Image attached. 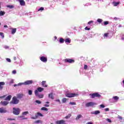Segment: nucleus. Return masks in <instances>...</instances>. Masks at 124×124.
Segmentation results:
<instances>
[{
  "label": "nucleus",
  "instance_id": "1",
  "mask_svg": "<svg viewBox=\"0 0 124 124\" xmlns=\"http://www.w3.org/2000/svg\"><path fill=\"white\" fill-rule=\"evenodd\" d=\"M13 113L14 115H16V116H18V115H20L21 109H20L19 108H13Z\"/></svg>",
  "mask_w": 124,
  "mask_h": 124
},
{
  "label": "nucleus",
  "instance_id": "2",
  "mask_svg": "<svg viewBox=\"0 0 124 124\" xmlns=\"http://www.w3.org/2000/svg\"><path fill=\"white\" fill-rule=\"evenodd\" d=\"M10 104H13V105H15L16 104H18L19 103V100L17 99L16 96H14L13 97L12 101L10 102Z\"/></svg>",
  "mask_w": 124,
  "mask_h": 124
},
{
  "label": "nucleus",
  "instance_id": "3",
  "mask_svg": "<svg viewBox=\"0 0 124 124\" xmlns=\"http://www.w3.org/2000/svg\"><path fill=\"white\" fill-rule=\"evenodd\" d=\"M89 95L91 97V98H94V97H101V95H100L98 93H90Z\"/></svg>",
  "mask_w": 124,
  "mask_h": 124
},
{
  "label": "nucleus",
  "instance_id": "4",
  "mask_svg": "<svg viewBox=\"0 0 124 124\" xmlns=\"http://www.w3.org/2000/svg\"><path fill=\"white\" fill-rule=\"evenodd\" d=\"M65 95L66 97L71 98V97H74L75 96H77V95H78V94L76 93H66Z\"/></svg>",
  "mask_w": 124,
  "mask_h": 124
},
{
  "label": "nucleus",
  "instance_id": "5",
  "mask_svg": "<svg viewBox=\"0 0 124 124\" xmlns=\"http://www.w3.org/2000/svg\"><path fill=\"white\" fill-rule=\"evenodd\" d=\"M34 93L35 96H38L39 98H43L44 96V95H43V94H39V93H38L37 90H35Z\"/></svg>",
  "mask_w": 124,
  "mask_h": 124
},
{
  "label": "nucleus",
  "instance_id": "6",
  "mask_svg": "<svg viewBox=\"0 0 124 124\" xmlns=\"http://www.w3.org/2000/svg\"><path fill=\"white\" fill-rule=\"evenodd\" d=\"M32 83H33V81L31 80H27L24 82H22V85H25V86H27L28 85H31Z\"/></svg>",
  "mask_w": 124,
  "mask_h": 124
},
{
  "label": "nucleus",
  "instance_id": "7",
  "mask_svg": "<svg viewBox=\"0 0 124 124\" xmlns=\"http://www.w3.org/2000/svg\"><path fill=\"white\" fill-rule=\"evenodd\" d=\"M96 104L95 103H93V102H90L86 103L85 104V106L86 107H91L92 106H93L94 105H95Z\"/></svg>",
  "mask_w": 124,
  "mask_h": 124
},
{
  "label": "nucleus",
  "instance_id": "8",
  "mask_svg": "<svg viewBox=\"0 0 124 124\" xmlns=\"http://www.w3.org/2000/svg\"><path fill=\"white\" fill-rule=\"evenodd\" d=\"M65 62H68L69 63H74L75 62V61L73 59H66L64 60Z\"/></svg>",
  "mask_w": 124,
  "mask_h": 124
},
{
  "label": "nucleus",
  "instance_id": "9",
  "mask_svg": "<svg viewBox=\"0 0 124 124\" xmlns=\"http://www.w3.org/2000/svg\"><path fill=\"white\" fill-rule=\"evenodd\" d=\"M0 113L1 114L7 113V110H6V109L2 107L0 108Z\"/></svg>",
  "mask_w": 124,
  "mask_h": 124
},
{
  "label": "nucleus",
  "instance_id": "10",
  "mask_svg": "<svg viewBox=\"0 0 124 124\" xmlns=\"http://www.w3.org/2000/svg\"><path fill=\"white\" fill-rule=\"evenodd\" d=\"M40 60H41V62H47L46 57H45L44 56L41 57Z\"/></svg>",
  "mask_w": 124,
  "mask_h": 124
},
{
  "label": "nucleus",
  "instance_id": "11",
  "mask_svg": "<svg viewBox=\"0 0 124 124\" xmlns=\"http://www.w3.org/2000/svg\"><path fill=\"white\" fill-rule=\"evenodd\" d=\"M18 1H19L21 6H25L26 5V2L24 0H18Z\"/></svg>",
  "mask_w": 124,
  "mask_h": 124
},
{
  "label": "nucleus",
  "instance_id": "12",
  "mask_svg": "<svg viewBox=\"0 0 124 124\" xmlns=\"http://www.w3.org/2000/svg\"><path fill=\"white\" fill-rule=\"evenodd\" d=\"M64 123H65V121L63 120H58L57 121H56L57 124H64Z\"/></svg>",
  "mask_w": 124,
  "mask_h": 124
},
{
  "label": "nucleus",
  "instance_id": "13",
  "mask_svg": "<svg viewBox=\"0 0 124 124\" xmlns=\"http://www.w3.org/2000/svg\"><path fill=\"white\" fill-rule=\"evenodd\" d=\"M9 103V102L7 101H1L0 104H2L3 106H6L7 104Z\"/></svg>",
  "mask_w": 124,
  "mask_h": 124
},
{
  "label": "nucleus",
  "instance_id": "14",
  "mask_svg": "<svg viewBox=\"0 0 124 124\" xmlns=\"http://www.w3.org/2000/svg\"><path fill=\"white\" fill-rule=\"evenodd\" d=\"M5 85V83L4 82H0V90L1 91L2 89H3V87L2 86H4Z\"/></svg>",
  "mask_w": 124,
  "mask_h": 124
},
{
  "label": "nucleus",
  "instance_id": "15",
  "mask_svg": "<svg viewBox=\"0 0 124 124\" xmlns=\"http://www.w3.org/2000/svg\"><path fill=\"white\" fill-rule=\"evenodd\" d=\"M11 97H12V96L11 95H9L5 98V100L10 101L11 100Z\"/></svg>",
  "mask_w": 124,
  "mask_h": 124
},
{
  "label": "nucleus",
  "instance_id": "16",
  "mask_svg": "<svg viewBox=\"0 0 124 124\" xmlns=\"http://www.w3.org/2000/svg\"><path fill=\"white\" fill-rule=\"evenodd\" d=\"M36 91H37L38 93V92L39 93H41V92H43V91H44V88L42 87H38L37 90H36Z\"/></svg>",
  "mask_w": 124,
  "mask_h": 124
},
{
  "label": "nucleus",
  "instance_id": "17",
  "mask_svg": "<svg viewBox=\"0 0 124 124\" xmlns=\"http://www.w3.org/2000/svg\"><path fill=\"white\" fill-rule=\"evenodd\" d=\"M16 96H17V98L21 99V98H22L23 96H24V94L19 93L16 95Z\"/></svg>",
  "mask_w": 124,
  "mask_h": 124
},
{
  "label": "nucleus",
  "instance_id": "18",
  "mask_svg": "<svg viewBox=\"0 0 124 124\" xmlns=\"http://www.w3.org/2000/svg\"><path fill=\"white\" fill-rule=\"evenodd\" d=\"M39 116H38V112L37 113H36L35 114V117H31V119H32V120H36V119H37V118H38Z\"/></svg>",
  "mask_w": 124,
  "mask_h": 124
},
{
  "label": "nucleus",
  "instance_id": "19",
  "mask_svg": "<svg viewBox=\"0 0 124 124\" xmlns=\"http://www.w3.org/2000/svg\"><path fill=\"white\" fill-rule=\"evenodd\" d=\"M112 4L114 6H118L120 4V2H112Z\"/></svg>",
  "mask_w": 124,
  "mask_h": 124
},
{
  "label": "nucleus",
  "instance_id": "20",
  "mask_svg": "<svg viewBox=\"0 0 124 124\" xmlns=\"http://www.w3.org/2000/svg\"><path fill=\"white\" fill-rule=\"evenodd\" d=\"M48 97H49V98H51V99H54V95H53L52 93H51L48 94Z\"/></svg>",
  "mask_w": 124,
  "mask_h": 124
},
{
  "label": "nucleus",
  "instance_id": "21",
  "mask_svg": "<svg viewBox=\"0 0 124 124\" xmlns=\"http://www.w3.org/2000/svg\"><path fill=\"white\" fill-rule=\"evenodd\" d=\"M65 43H70L71 42V40L70 38H67L65 40Z\"/></svg>",
  "mask_w": 124,
  "mask_h": 124
},
{
  "label": "nucleus",
  "instance_id": "22",
  "mask_svg": "<svg viewBox=\"0 0 124 124\" xmlns=\"http://www.w3.org/2000/svg\"><path fill=\"white\" fill-rule=\"evenodd\" d=\"M17 29L16 28H13L12 30V34H14L16 32Z\"/></svg>",
  "mask_w": 124,
  "mask_h": 124
},
{
  "label": "nucleus",
  "instance_id": "23",
  "mask_svg": "<svg viewBox=\"0 0 124 124\" xmlns=\"http://www.w3.org/2000/svg\"><path fill=\"white\" fill-rule=\"evenodd\" d=\"M82 117H83V116H82L80 114H78V116L76 117V121H78V120H79V119H80V118H82Z\"/></svg>",
  "mask_w": 124,
  "mask_h": 124
},
{
  "label": "nucleus",
  "instance_id": "24",
  "mask_svg": "<svg viewBox=\"0 0 124 124\" xmlns=\"http://www.w3.org/2000/svg\"><path fill=\"white\" fill-rule=\"evenodd\" d=\"M46 83V81H43L42 82V85L43 87H45L46 88H47V85H45V83Z\"/></svg>",
  "mask_w": 124,
  "mask_h": 124
},
{
  "label": "nucleus",
  "instance_id": "25",
  "mask_svg": "<svg viewBox=\"0 0 124 124\" xmlns=\"http://www.w3.org/2000/svg\"><path fill=\"white\" fill-rule=\"evenodd\" d=\"M29 114V111H24L22 113V116H27Z\"/></svg>",
  "mask_w": 124,
  "mask_h": 124
},
{
  "label": "nucleus",
  "instance_id": "26",
  "mask_svg": "<svg viewBox=\"0 0 124 124\" xmlns=\"http://www.w3.org/2000/svg\"><path fill=\"white\" fill-rule=\"evenodd\" d=\"M4 14H5V12L2 11H0V16H3Z\"/></svg>",
  "mask_w": 124,
  "mask_h": 124
},
{
  "label": "nucleus",
  "instance_id": "27",
  "mask_svg": "<svg viewBox=\"0 0 124 124\" xmlns=\"http://www.w3.org/2000/svg\"><path fill=\"white\" fill-rule=\"evenodd\" d=\"M112 98L113 99H114V100L118 101V100H119V98H120L119 97H118L117 96H113Z\"/></svg>",
  "mask_w": 124,
  "mask_h": 124
},
{
  "label": "nucleus",
  "instance_id": "28",
  "mask_svg": "<svg viewBox=\"0 0 124 124\" xmlns=\"http://www.w3.org/2000/svg\"><path fill=\"white\" fill-rule=\"evenodd\" d=\"M9 81L10 84H13L14 83V80L12 78H10L8 79Z\"/></svg>",
  "mask_w": 124,
  "mask_h": 124
},
{
  "label": "nucleus",
  "instance_id": "29",
  "mask_svg": "<svg viewBox=\"0 0 124 124\" xmlns=\"http://www.w3.org/2000/svg\"><path fill=\"white\" fill-rule=\"evenodd\" d=\"M18 118H20L22 120H28V118H24V115L18 116Z\"/></svg>",
  "mask_w": 124,
  "mask_h": 124
},
{
  "label": "nucleus",
  "instance_id": "30",
  "mask_svg": "<svg viewBox=\"0 0 124 124\" xmlns=\"http://www.w3.org/2000/svg\"><path fill=\"white\" fill-rule=\"evenodd\" d=\"M59 42L60 43H63V42H64V39H63V38H61L59 39Z\"/></svg>",
  "mask_w": 124,
  "mask_h": 124
},
{
  "label": "nucleus",
  "instance_id": "31",
  "mask_svg": "<svg viewBox=\"0 0 124 124\" xmlns=\"http://www.w3.org/2000/svg\"><path fill=\"white\" fill-rule=\"evenodd\" d=\"M41 110H42V111H48V108H46L45 107H43L41 108Z\"/></svg>",
  "mask_w": 124,
  "mask_h": 124
},
{
  "label": "nucleus",
  "instance_id": "32",
  "mask_svg": "<svg viewBox=\"0 0 124 124\" xmlns=\"http://www.w3.org/2000/svg\"><path fill=\"white\" fill-rule=\"evenodd\" d=\"M7 7L8 8H10L11 9H12V8H14V6L12 5H7Z\"/></svg>",
  "mask_w": 124,
  "mask_h": 124
},
{
  "label": "nucleus",
  "instance_id": "33",
  "mask_svg": "<svg viewBox=\"0 0 124 124\" xmlns=\"http://www.w3.org/2000/svg\"><path fill=\"white\" fill-rule=\"evenodd\" d=\"M98 114H100V111H99V110H95L94 111V115H98Z\"/></svg>",
  "mask_w": 124,
  "mask_h": 124
},
{
  "label": "nucleus",
  "instance_id": "34",
  "mask_svg": "<svg viewBox=\"0 0 124 124\" xmlns=\"http://www.w3.org/2000/svg\"><path fill=\"white\" fill-rule=\"evenodd\" d=\"M22 85H23L22 82H20V83H19L17 84H15V85H14V87H17V86H22Z\"/></svg>",
  "mask_w": 124,
  "mask_h": 124
},
{
  "label": "nucleus",
  "instance_id": "35",
  "mask_svg": "<svg viewBox=\"0 0 124 124\" xmlns=\"http://www.w3.org/2000/svg\"><path fill=\"white\" fill-rule=\"evenodd\" d=\"M35 124H42V121L41 120H37L35 122Z\"/></svg>",
  "mask_w": 124,
  "mask_h": 124
},
{
  "label": "nucleus",
  "instance_id": "36",
  "mask_svg": "<svg viewBox=\"0 0 124 124\" xmlns=\"http://www.w3.org/2000/svg\"><path fill=\"white\" fill-rule=\"evenodd\" d=\"M71 117V114H69L67 116L65 117V119H69Z\"/></svg>",
  "mask_w": 124,
  "mask_h": 124
},
{
  "label": "nucleus",
  "instance_id": "37",
  "mask_svg": "<svg viewBox=\"0 0 124 124\" xmlns=\"http://www.w3.org/2000/svg\"><path fill=\"white\" fill-rule=\"evenodd\" d=\"M28 93L29 95H31V94H32V91L30 90H28Z\"/></svg>",
  "mask_w": 124,
  "mask_h": 124
},
{
  "label": "nucleus",
  "instance_id": "38",
  "mask_svg": "<svg viewBox=\"0 0 124 124\" xmlns=\"http://www.w3.org/2000/svg\"><path fill=\"white\" fill-rule=\"evenodd\" d=\"M66 100H67V99L66 98H63L62 99V103H65V102H66Z\"/></svg>",
  "mask_w": 124,
  "mask_h": 124
},
{
  "label": "nucleus",
  "instance_id": "39",
  "mask_svg": "<svg viewBox=\"0 0 124 124\" xmlns=\"http://www.w3.org/2000/svg\"><path fill=\"white\" fill-rule=\"evenodd\" d=\"M0 36H1V38H4V35H3V33L2 32H0Z\"/></svg>",
  "mask_w": 124,
  "mask_h": 124
},
{
  "label": "nucleus",
  "instance_id": "40",
  "mask_svg": "<svg viewBox=\"0 0 124 124\" xmlns=\"http://www.w3.org/2000/svg\"><path fill=\"white\" fill-rule=\"evenodd\" d=\"M36 103H38V104H41V101L38 100H36L35 101Z\"/></svg>",
  "mask_w": 124,
  "mask_h": 124
},
{
  "label": "nucleus",
  "instance_id": "41",
  "mask_svg": "<svg viewBox=\"0 0 124 124\" xmlns=\"http://www.w3.org/2000/svg\"><path fill=\"white\" fill-rule=\"evenodd\" d=\"M108 24H109V21H105V22H104V25L105 26H106V25H108Z\"/></svg>",
  "mask_w": 124,
  "mask_h": 124
},
{
  "label": "nucleus",
  "instance_id": "42",
  "mask_svg": "<svg viewBox=\"0 0 124 124\" xmlns=\"http://www.w3.org/2000/svg\"><path fill=\"white\" fill-rule=\"evenodd\" d=\"M97 22H98V23H101L102 22V19L99 18L97 20Z\"/></svg>",
  "mask_w": 124,
  "mask_h": 124
},
{
  "label": "nucleus",
  "instance_id": "43",
  "mask_svg": "<svg viewBox=\"0 0 124 124\" xmlns=\"http://www.w3.org/2000/svg\"><path fill=\"white\" fill-rule=\"evenodd\" d=\"M69 104L70 105H76V103H75V102H70Z\"/></svg>",
  "mask_w": 124,
  "mask_h": 124
},
{
  "label": "nucleus",
  "instance_id": "44",
  "mask_svg": "<svg viewBox=\"0 0 124 124\" xmlns=\"http://www.w3.org/2000/svg\"><path fill=\"white\" fill-rule=\"evenodd\" d=\"M37 113L39 116H40V117H43V114H42V113L40 112H37Z\"/></svg>",
  "mask_w": 124,
  "mask_h": 124
},
{
  "label": "nucleus",
  "instance_id": "45",
  "mask_svg": "<svg viewBox=\"0 0 124 124\" xmlns=\"http://www.w3.org/2000/svg\"><path fill=\"white\" fill-rule=\"evenodd\" d=\"M118 119H119V120H120L121 121H122V120H123V117L120 115H119L117 117Z\"/></svg>",
  "mask_w": 124,
  "mask_h": 124
},
{
  "label": "nucleus",
  "instance_id": "46",
  "mask_svg": "<svg viewBox=\"0 0 124 124\" xmlns=\"http://www.w3.org/2000/svg\"><path fill=\"white\" fill-rule=\"evenodd\" d=\"M121 36L122 40H124V34H121Z\"/></svg>",
  "mask_w": 124,
  "mask_h": 124
},
{
  "label": "nucleus",
  "instance_id": "47",
  "mask_svg": "<svg viewBox=\"0 0 124 124\" xmlns=\"http://www.w3.org/2000/svg\"><path fill=\"white\" fill-rule=\"evenodd\" d=\"M44 10V8L42 7L39 9L38 10V11H43Z\"/></svg>",
  "mask_w": 124,
  "mask_h": 124
},
{
  "label": "nucleus",
  "instance_id": "48",
  "mask_svg": "<svg viewBox=\"0 0 124 124\" xmlns=\"http://www.w3.org/2000/svg\"><path fill=\"white\" fill-rule=\"evenodd\" d=\"M100 108H105V106L103 104H101V105H100Z\"/></svg>",
  "mask_w": 124,
  "mask_h": 124
},
{
  "label": "nucleus",
  "instance_id": "49",
  "mask_svg": "<svg viewBox=\"0 0 124 124\" xmlns=\"http://www.w3.org/2000/svg\"><path fill=\"white\" fill-rule=\"evenodd\" d=\"M109 110L110 109H109V108H106L104 109V111H105V112H108L109 111Z\"/></svg>",
  "mask_w": 124,
  "mask_h": 124
},
{
  "label": "nucleus",
  "instance_id": "50",
  "mask_svg": "<svg viewBox=\"0 0 124 124\" xmlns=\"http://www.w3.org/2000/svg\"><path fill=\"white\" fill-rule=\"evenodd\" d=\"M6 60L7 62H11V60H10V59L7 58Z\"/></svg>",
  "mask_w": 124,
  "mask_h": 124
},
{
  "label": "nucleus",
  "instance_id": "51",
  "mask_svg": "<svg viewBox=\"0 0 124 124\" xmlns=\"http://www.w3.org/2000/svg\"><path fill=\"white\" fill-rule=\"evenodd\" d=\"M107 121L108 122V123H112V120H111L110 119H107Z\"/></svg>",
  "mask_w": 124,
  "mask_h": 124
},
{
  "label": "nucleus",
  "instance_id": "52",
  "mask_svg": "<svg viewBox=\"0 0 124 124\" xmlns=\"http://www.w3.org/2000/svg\"><path fill=\"white\" fill-rule=\"evenodd\" d=\"M85 30L86 31H90V30H91V28H88V27H86L85 28Z\"/></svg>",
  "mask_w": 124,
  "mask_h": 124
},
{
  "label": "nucleus",
  "instance_id": "53",
  "mask_svg": "<svg viewBox=\"0 0 124 124\" xmlns=\"http://www.w3.org/2000/svg\"><path fill=\"white\" fill-rule=\"evenodd\" d=\"M4 48L5 49H9V46H4Z\"/></svg>",
  "mask_w": 124,
  "mask_h": 124
},
{
  "label": "nucleus",
  "instance_id": "54",
  "mask_svg": "<svg viewBox=\"0 0 124 124\" xmlns=\"http://www.w3.org/2000/svg\"><path fill=\"white\" fill-rule=\"evenodd\" d=\"M13 74H16V70H13L12 72Z\"/></svg>",
  "mask_w": 124,
  "mask_h": 124
},
{
  "label": "nucleus",
  "instance_id": "55",
  "mask_svg": "<svg viewBox=\"0 0 124 124\" xmlns=\"http://www.w3.org/2000/svg\"><path fill=\"white\" fill-rule=\"evenodd\" d=\"M92 23H93V21H90L88 22V25H91Z\"/></svg>",
  "mask_w": 124,
  "mask_h": 124
},
{
  "label": "nucleus",
  "instance_id": "56",
  "mask_svg": "<svg viewBox=\"0 0 124 124\" xmlns=\"http://www.w3.org/2000/svg\"><path fill=\"white\" fill-rule=\"evenodd\" d=\"M104 36H105V37H107V36H108V33H105Z\"/></svg>",
  "mask_w": 124,
  "mask_h": 124
},
{
  "label": "nucleus",
  "instance_id": "57",
  "mask_svg": "<svg viewBox=\"0 0 124 124\" xmlns=\"http://www.w3.org/2000/svg\"><path fill=\"white\" fill-rule=\"evenodd\" d=\"M6 96V95H5L2 96H0V98H4V97H5Z\"/></svg>",
  "mask_w": 124,
  "mask_h": 124
},
{
  "label": "nucleus",
  "instance_id": "58",
  "mask_svg": "<svg viewBox=\"0 0 124 124\" xmlns=\"http://www.w3.org/2000/svg\"><path fill=\"white\" fill-rule=\"evenodd\" d=\"M88 68V65H84V69H87Z\"/></svg>",
  "mask_w": 124,
  "mask_h": 124
},
{
  "label": "nucleus",
  "instance_id": "59",
  "mask_svg": "<svg viewBox=\"0 0 124 124\" xmlns=\"http://www.w3.org/2000/svg\"><path fill=\"white\" fill-rule=\"evenodd\" d=\"M44 106H45V107H49V105H47V104H45V105H44Z\"/></svg>",
  "mask_w": 124,
  "mask_h": 124
},
{
  "label": "nucleus",
  "instance_id": "60",
  "mask_svg": "<svg viewBox=\"0 0 124 124\" xmlns=\"http://www.w3.org/2000/svg\"><path fill=\"white\" fill-rule=\"evenodd\" d=\"M56 101H57V102H59V103H61V101L60 100V99L57 100Z\"/></svg>",
  "mask_w": 124,
  "mask_h": 124
},
{
  "label": "nucleus",
  "instance_id": "61",
  "mask_svg": "<svg viewBox=\"0 0 124 124\" xmlns=\"http://www.w3.org/2000/svg\"><path fill=\"white\" fill-rule=\"evenodd\" d=\"M87 124H93V122H88Z\"/></svg>",
  "mask_w": 124,
  "mask_h": 124
},
{
  "label": "nucleus",
  "instance_id": "62",
  "mask_svg": "<svg viewBox=\"0 0 124 124\" xmlns=\"http://www.w3.org/2000/svg\"><path fill=\"white\" fill-rule=\"evenodd\" d=\"M114 20H115V21H117V20H118V18H117V17H114Z\"/></svg>",
  "mask_w": 124,
  "mask_h": 124
},
{
  "label": "nucleus",
  "instance_id": "63",
  "mask_svg": "<svg viewBox=\"0 0 124 124\" xmlns=\"http://www.w3.org/2000/svg\"><path fill=\"white\" fill-rule=\"evenodd\" d=\"M112 100H113V99H109L110 102H113V101H112Z\"/></svg>",
  "mask_w": 124,
  "mask_h": 124
},
{
  "label": "nucleus",
  "instance_id": "64",
  "mask_svg": "<svg viewBox=\"0 0 124 124\" xmlns=\"http://www.w3.org/2000/svg\"><path fill=\"white\" fill-rule=\"evenodd\" d=\"M4 28H8V26L7 25H4Z\"/></svg>",
  "mask_w": 124,
  "mask_h": 124
}]
</instances>
